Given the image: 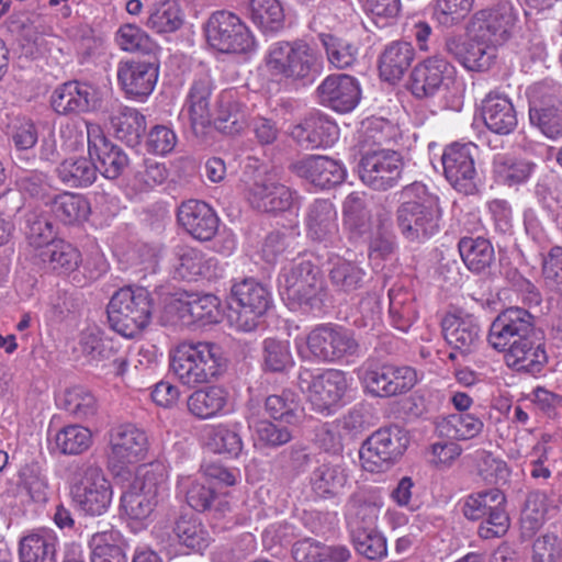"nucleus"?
<instances>
[{"mask_svg": "<svg viewBox=\"0 0 562 562\" xmlns=\"http://www.w3.org/2000/svg\"><path fill=\"white\" fill-rule=\"evenodd\" d=\"M222 348L209 341H183L170 352V369L189 387L209 383L226 371Z\"/></svg>", "mask_w": 562, "mask_h": 562, "instance_id": "1", "label": "nucleus"}, {"mask_svg": "<svg viewBox=\"0 0 562 562\" xmlns=\"http://www.w3.org/2000/svg\"><path fill=\"white\" fill-rule=\"evenodd\" d=\"M405 201L396 211L397 226L409 241H423L440 229L439 198L420 182L406 186L402 191Z\"/></svg>", "mask_w": 562, "mask_h": 562, "instance_id": "2", "label": "nucleus"}, {"mask_svg": "<svg viewBox=\"0 0 562 562\" xmlns=\"http://www.w3.org/2000/svg\"><path fill=\"white\" fill-rule=\"evenodd\" d=\"M241 182L246 200L260 212H288L295 207L300 199L295 191L263 170L252 158L244 167Z\"/></svg>", "mask_w": 562, "mask_h": 562, "instance_id": "3", "label": "nucleus"}, {"mask_svg": "<svg viewBox=\"0 0 562 562\" xmlns=\"http://www.w3.org/2000/svg\"><path fill=\"white\" fill-rule=\"evenodd\" d=\"M271 76L291 80L312 79L322 70V57L305 41L272 43L265 58Z\"/></svg>", "mask_w": 562, "mask_h": 562, "instance_id": "4", "label": "nucleus"}, {"mask_svg": "<svg viewBox=\"0 0 562 562\" xmlns=\"http://www.w3.org/2000/svg\"><path fill=\"white\" fill-rule=\"evenodd\" d=\"M166 469L160 462L138 467L133 481L121 496L122 513L132 520L148 519L166 488Z\"/></svg>", "mask_w": 562, "mask_h": 562, "instance_id": "5", "label": "nucleus"}, {"mask_svg": "<svg viewBox=\"0 0 562 562\" xmlns=\"http://www.w3.org/2000/svg\"><path fill=\"white\" fill-rule=\"evenodd\" d=\"M106 313L110 327L114 331L125 338H134L149 324V293L144 288L124 286L112 295Z\"/></svg>", "mask_w": 562, "mask_h": 562, "instance_id": "6", "label": "nucleus"}, {"mask_svg": "<svg viewBox=\"0 0 562 562\" xmlns=\"http://www.w3.org/2000/svg\"><path fill=\"white\" fill-rule=\"evenodd\" d=\"M279 288L291 308L319 307L324 291L322 270L311 260L295 262L280 273Z\"/></svg>", "mask_w": 562, "mask_h": 562, "instance_id": "7", "label": "nucleus"}, {"mask_svg": "<svg viewBox=\"0 0 562 562\" xmlns=\"http://www.w3.org/2000/svg\"><path fill=\"white\" fill-rule=\"evenodd\" d=\"M69 494L80 513L95 517L108 512L113 490L101 468L83 463L77 465L72 473Z\"/></svg>", "mask_w": 562, "mask_h": 562, "instance_id": "8", "label": "nucleus"}, {"mask_svg": "<svg viewBox=\"0 0 562 562\" xmlns=\"http://www.w3.org/2000/svg\"><path fill=\"white\" fill-rule=\"evenodd\" d=\"M295 346L302 359L319 362H334L355 356L359 350V344L348 329L331 324L316 326L304 340L296 338Z\"/></svg>", "mask_w": 562, "mask_h": 562, "instance_id": "9", "label": "nucleus"}, {"mask_svg": "<svg viewBox=\"0 0 562 562\" xmlns=\"http://www.w3.org/2000/svg\"><path fill=\"white\" fill-rule=\"evenodd\" d=\"M506 496L498 488L481 491L469 495L462 506V513L469 520H482L477 535L484 540L501 538L510 526L506 512Z\"/></svg>", "mask_w": 562, "mask_h": 562, "instance_id": "10", "label": "nucleus"}, {"mask_svg": "<svg viewBox=\"0 0 562 562\" xmlns=\"http://www.w3.org/2000/svg\"><path fill=\"white\" fill-rule=\"evenodd\" d=\"M358 378L370 395L382 398L405 394L417 383V373L412 367L381 364L374 360L363 362Z\"/></svg>", "mask_w": 562, "mask_h": 562, "instance_id": "11", "label": "nucleus"}, {"mask_svg": "<svg viewBox=\"0 0 562 562\" xmlns=\"http://www.w3.org/2000/svg\"><path fill=\"white\" fill-rule=\"evenodd\" d=\"M207 44L224 54H244L254 50L256 41L247 25L235 13L214 12L205 24Z\"/></svg>", "mask_w": 562, "mask_h": 562, "instance_id": "12", "label": "nucleus"}, {"mask_svg": "<svg viewBox=\"0 0 562 562\" xmlns=\"http://www.w3.org/2000/svg\"><path fill=\"white\" fill-rule=\"evenodd\" d=\"M408 442L407 432L397 425L378 429L361 446L362 468L369 472L390 469L403 456Z\"/></svg>", "mask_w": 562, "mask_h": 562, "instance_id": "13", "label": "nucleus"}, {"mask_svg": "<svg viewBox=\"0 0 562 562\" xmlns=\"http://www.w3.org/2000/svg\"><path fill=\"white\" fill-rule=\"evenodd\" d=\"M297 385L316 412L327 414L339 405L349 387L346 373L337 369H326L314 374L312 370L301 368Z\"/></svg>", "mask_w": 562, "mask_h": 562, "instance_id": "14", "label": "nucleus"}, {"mask_svg": "<svg viewBox=\"0 0 562 562\" xmlns=\"http://www.w3.org/2000/svg\"><path fill=\"white\" fill-rule=\"evenodd\" d=\"M528 95L530 123L549 138L562 136V86L553 81L537 82Z\"/></svg>", "mask_w": 562, "mask_h": 562, "instance_id": "15", "label": "nucleus"}, {"mask_svg": "<svg viewBox=\"0 0 562 562\" xmlns=\"http://www.w3.org/2000/svg\"><path fill=\"white\" fill-rule=\"evenodd\" d=\"M109 468L120 474L130 465L144 460L149 449L147 434L134 424L125 423L109 432Z\"/></svg>", "mask_w": 562, "mask_h": 562, "instance_id": "16", "label": "nucleus"}, {"mask_svg": "<svg viewBox=\"0 0 562 562\" xmlns=\"http://www.w3.org/2000/svg\"><path fill=\"white\" fill-rule=\"evenodd\" d=\"M232 301L237 304L236 325L243 331L256 329L271 306L270 292L255 279H244L231 290Z\"/></svg>", "mask_w": 562, "mask_h": 562, "instance_id": "17", "label": "nucleus"}, {"mask_svg": "<svg viewBox=\"0 0 562 562\" xmlns=\"http://www.w3.org/2000/svg\"><path fill=\"white\" fill-rule=\"evenodd\" d=\"M403 167V158L397 151L376 149L362 155L359 162V175L368 187L385 191L397 184Z\"/></svg>", "mask_w": 562, "mask_h": 562, "instance_id": "18", "label": "nucleus"}, {"mask_svg": "<svg viewBox=\"0 0 562 562\" xmlns=\"http://www.w3.org/2000/svg\"><path fill=\"white\" fill-rule=\"evenodd\" d=\"M516 19L513 4L503 1L491 9L476 12L469 25V34L479 41L487 42L496 48L508 40Z\"/></svg>", "mask_w": 562, "mask_h": 562, "instance_id": "19", "label": "nucleus"}, {"mask_svg": "<svg viewBox=\"0 0 562 562\" xmlns=\"http://www.w3.org/2000/svg\"><path fill=\"white\" fill-rule=\"evenodd\" d=\"M535 318L525 308L509 307L501 312L490 326L488 344L498 351H506L535 334Z\"/></svg>", "mask_w": 562, "mask_h": 562, "instance_id": "20", "label": "nucleus"}, {"mask_svg": "<svg viewBox=\"0 0 562 562\" xmlns=\"http://www.w3.org/2000/svg\"><path fill=\"white\" fill-rule=\"evenodd\" d=\"M477 147L472 144L453 143L443 150L441 162L448 182L459 192L473 194L477 191L474 154Z\"/></svg>", "mask_w": 562, "mask_h": 562, "instance_id": "21", "label": "nucleus"}, {"mask_svg": "<svg viewBox=\"0 0 562 562\" xmlns=\"http://www.w3.org/2000/svg\"><path fill=\"white\" fill-rule=\"evenodd\" d=\"M440 325L443 338L452 349L448 359L453 361L458 356L464 357L477 349L481 342V327L473 315L460 310L448 312Z\"/></svg>", "mask_w": 562, "mask_h": 562, "instance_id": "22", "label": "nucleus"}, {"mask_svg": "<svg viewBox=\"0 0 562 562\" xmlns=\"http://www.w3.org/2000/svg\"><path fill=\"white\" fill-rule=\"evenodd\" d=\"M454 67L442 56L434 55L418 63L411 72L408 89L417 99L431 98L452 82Z\"/></svg>", "mask_w": 562, "mask_h": 562, "instance_id": "23", "label": "nucleus"}, {"mask_svg": "<svg viewBox=\"0 0 562 562\" xmlns=\"http://www.w3.org/2000/svg\"><path fill=\"white\" fill-rule=\"evenodd\" d=\"M89 157L93 161L95 172L106 179H117L128 166V157L124 150L113 144L95 124H87Z\"/></svg>", "mask_w": 562, "mask_h": 562, "instance_id": "24", "label": "nucleus"}, {"mask_svg": "<svg viewBox=\"0 0 562 562\" xmlns=\"http://www.w3.org/2000/svg\"><path fill=\"white\" fill-rule=\"evenodd\" d=\"M306 236L324 247L339 248L338 214L335 205L327 199H316L306 209L304 217Z\"/></svg>", "mask_w": 562, "mask_h": 562, "instance_id": "25", "label": "nucleus"}, {"mask_svg": "<svg viewBox=\"0 0 562 562\" xmlns=\"http://www.w3.org/2000/svg\"><path fill=\"white\" fill-rule=\"evenodd\" d=\"M315 98L325 108L338 113H349L358 105L361 90L355 77L333 74L318 85Z\"/></svg>", "mask_w": 562, "mask_h": 562, "instance_id": "26", "label": "nucleus"}, {"mask_svg": "<svg viewBox=\"0 0 562 562\" xmlns=\"http://www.w3.org/2000/svg\"><path fill=\"white\" fill-rule=\"evenodd\" d=\"M289 169L321 189L344 182L347 171L342 164L327 156H306L290 164Z\"/></svg>", "mask_w": 562, "mask_h": 562, "instance_id": "27", "label": "nucleus"}, {"mask_svg": "<svg viewBox=\"0 0 562 562\" xmlns=\"http://www.w3.org/2000/svg\"><path fill=\"white\" fill-rule=\"evenodd\" d=\"M158 63L153 60H125L117 66V81L131 98L148 97L158 79Z\"/></svg>", "mask_w": 562, "mask_h": 562, "instance_id": "28", "label": "nucleus"}, {"mask_svg": "<svg viewBox=\"0 0 562 562\" xmlns=\"http://www.w3.org/2000/svg\"><path fill=\"white\" fill-rule=\"evenodd\" d=\"M443 50L471 71L490 69L496 58V48L474 36H470L468 41L449 36L445 41Z\"/></svg>", "mask_w": 562, "mask_h": 562, "instance_id": "29", "label": "nucleus"}, {"mask_svg": "<svg viewBox=\"0 0 562 562\" xmlns=\"http://www.w3.org/2000/svg\"><path fill=\"white\" fill-rule=\"evenodd\" d=\"M50 103L59 114L83 113L100 106L99 93L88 83L69 81L58 87L52 94Z\"/></svg>", "mask_w": 562, "mask_h": 562, "instance_id": "30", "label": "nucleus"}, {"mask_svg": "<svg viewBox=\"0 0 562 562\" xmlns=\"http://www.w3.org/2000/svg\"><path fill=\"white\" fill-rule=\"evenodd\" d=\"M179 224L195 239L210 240L218 229V217L205 202L189 200L178 210Z\"/></svg>", "mask_w": 562, "mask_h": 562, "instance_id": "31", "label": "nucleus"}, {"mask_svg": "<svg viewBox=\"0 0 562 562\" xmlns=\"http://www.w3.org/2000/svg\"><path fill=\"white\" fill-rule=\"evenodd\" d=\"M338 133L337 125L325 114L312 112L290 132L291 137L306 148L330 146Z\"/></svg>", "mask_w": 562, "mask_h": 562, "instance_id": "32", "label": "nucleus"}, {"mask_svg": "<svg viewBox=\"0 0 562 562\" xmlns=\"http://www.w3.org/2000/svg\"><path fill=\"white\" fill-rule=\"evenodd\" d=\"M214 81L209 70H199L189 89L186 106L193 127H205L212 122L211 98Z\"/></svg>", "mask_w": 562, "mask_h": 562, "instance_id": "33", "label": "nucleus"}, {"mask_svg": "<svg viewBox=\"0 0 562 562\" xmlns=\"http://www.w3.org/2000/svg\"><path fill=\"white\" fill-rule=\"evenodd\" d=\"M189 412L199 419H210L232 411V397L224 386L211 385L195 390L187 400Z\"/></svg>", "mask_w": 562, "mask_h": 562, "instance_id": "34", "label": "nucleus"}, {"mask_svg": "<svg viewBox=\"0 0 562 562\" xmlns=\"http://www.w3.org/2000/svg\"><path fill=\"white\" fill-rule=\"evenodd\" d=\"M482 117L486 127L499 135L510 134L517 126V113L510 99L499 92H490L482 101Z\"/></svg>", "mask_w": 562, "mask_h": 562, "instance_id": "35", "label": "nucleus"}, {"mask_svg": "<svg viewBox=\"0 0 562 562\" xmlns=\"http://www.w3.org/2000/svg\"><path fill=\"white\" fill-rule=\"evenodd\" d=\"M533 336L516 345L513 342V347L505 351V359L516 371L536 375L541 373L548 363V355L543 344L536 341Z\"/></svg>", "mask_w": 562, "mask_h": 562, "instance_id": "36", "label": "nucleus"}, {"mask_svg": "<svg viewBox=\"0 0 562 562\" xmlns=\"http://www.w3.org/2000/svg\"><path fill=\"white\" fill-rule=\"evenodd\" d=\"M415 58L413 45L404 41H394L385 46L379 58L380 76L389 82L402 79Z\"/></svg>", "mask_w": 562, "mask_h": 562, "instance_id": "37", "label": "nucleus"}, {"mask_svg": "<svg viewBox=\"0 0 562 562\" xmlns=\"http://www.w3.org/2000/svg\"><path fill=\"white\" fill-rule=\"evenodd\" d=\"M348 483V473L340 463L323 462L314 468L310 484L316 496L329 499L342 493Z\"/></svg>", "mask_w": 562, "mask_h": 562, "instance_id": "38", "label": "nucleus"}, {"mask_svg": "<svg viewBox=\"0 0 562 562\" xmlns=\"http://www.w3.org/2000/svg\"><path fill=\"white\" fill-rule=\"evenodd\" d=\"M57 537L50 529H38L20 540V562H56Z\"/></svg>", "mask_w": 562, "mask_h": 562, "instance_id": "39", "label": "nucleus"}, {"mask_svg": "<svg viewBox=\"0 0 562 562\" xmlns=\"http://www.w3.org/2000/svg\"><path fill=\"white\" fill-rule=\"evenodd\" d=\"M38 257L42 263L57 273H69L81 263L80 251L64 239H53L42 247Z\"/></svg>", "mask_w": 562, "mask_h": 562, "instance_id": "40", "label": "nucleus"}, {"mask_svg": "<svg viewBox=\"0 0 562 562\" xmlns=\"http://www.w3.org/2000/svg\"><path fill=\"white\" fill-rule=\"evenodd\" d=\"M53 216L65 225L79 224L88 218L90 213L89 201L79 193L61 192L46 202Z\"/></svg>", "mask_w": 562, "mask_h": 562, "instance_id": "41", "label": "nucleus"}, {"mask_svg": "<svg viewBox=\"0 0 562 562\" xmlns=\"http://www.w3.org/2000/svg\"><path fill=\"white\" fill-rule=\"evenodd\" d=\"M329 265V282L337 293L351 294L364 285L367 272L356 261L336 256Z\"/></svg>", "mask_w": 562, "mask_h": 562, "instance_id": "42", "label": "nucleus"}, {"mask_svg": "<svg viewBox=\"0 0 562 562\" xmlns=\"http://www.w3.org/2000/svg\"><path fill=\"white\" fill-rule=\"evenodd\" d=\"M215 266L216 260L205 258L201 250L181 246L177 248L175 254L173 277L180 280L194 281L200 277H206Z\"/></svg>", "mask_w": 562, "mask_h": 562, "instance_id": "43", "label": "nucleus"}, {"mask_svg": "<svg viewBox=\"0 0 562 562\" xmlns=\"http://www.w3.org/2000/svg\"><path fill=\"white\" fill-rule=\"evenodd\" d=\"M110 123L115 136L131 147L139 144L146 131L145 116L136 109L128 106H119L111 114Z\"/></svg>", "mask_w": 562, "mask_h": 562, "instance_id": "44", "label": "nucleus"}, {"mask_svg": "<svg viewBox=\"0 0 562 562\" xmlns=\"http://www.w3.org/2000/svg\"><path fill=\"white\" fill-rule=\"evenodd\" d=\"M484 428L483 420L470 413H456L441 417L436 430L441 437L451 440H469L479 436Z\"/></svg>", "mask_w": 562, "mask_h": 562, "instance_id": "45", "label": "nucleus"}, {"mask_svg": "<svg viewBox=\"0 0 562 562\" xmlns=\"http://www.w3.org/2000/svg\"><path fill=\"white\" fill-rule=\"evenodd\" d=\"M187 503L196 512H214L223 516L231 510V504L225 495L218 494L205 482L190 481L186 492Z\"/></svg>", "mask_w": 562, "mask_h": 562, "instance_id": "46", "label": "nucleus"}, {"mask_svg": "<svg viewBox=\"0 0 562 562\" xmlns=\"http://www.w3.org/2000/svg\"><path fill=\"white\" fill-rule=\"evenodd\" d=\"M172 533L180 546L193 552L201 553L211 542L207 529L194 515L179 516L172 527Z\"/></svg>", "mask_w": 562, "mask_h": 562, "instance_id": "47", "label": "nucleus"}, {"mask_svg": "<svg viewBox=\"0 0 562 562\" xmlns=\"http://www.w3.org/2000/svg\"><path fill=\"white\" fill-rule=\"evenodd\" d=\"M389 315L394 328L406 333L418 316L415 296L402 286H393L389 290Z\"/></svg>", "mask_w": 562, "mask_h": 562, "instance_id": "48", "label": "nucleus"}, {"mask_svg": "<svg viewBox=\"0 0 562 562\" xmlns=\"http://www.w3.org/2000/svg\"><path fill=\"white\" fill-rule=\"evenodd\" d=\"M458 248L464 265L474 273L484 272L495 259L491 241L483 237H463Z\"/></svg>", "mask_w": 562, "mask_h": 562, "instance_id": "49", "label": "nucleus"}, {"mask_svg": "<svg viewBox=\"0 0 562 562\" xmlns=\"http://www.w3.org/2000/svg\"><path fill=\"white\" fill-rule=\"evenodd\" d=\"M317 38L325 52L327 61L337 69H347L355 65L358 56L357 45L333 33H319Z\"/></svg>", "mask_w": 562, "mask_h": 562, "instance_id": "50", "label": "nucleus"}, {"mask_svg": "<svg viewBox=\"0 0 562 562\" xmlns=\"http://www.w3.org/2000/svg\"><path fill=\"white\" fill-rule=\"evenodd\" d=\"M123 544L124 539L119 530L109 529L94 533L90 540L91 562H127Z\"/></svg>", "mask_w": 562, "mask_h": 562, "instance_id": "51", "label": "nucleus"}, {"mask_svg": "<svg viewBox=\"0 0 562 562\" xmlns=\"http://www.w3.org/2000/svg\"><path fill=\"white\" fill-rule=\"evenodd\" d=\"M536 164L508 155H496L493 160V172L499 183L516 186L526 182L533 173Z\"/></svg>", "mask_w": 562, "mask_h": 562, "instance_id": "52", "label": "nucleus"}, {"mask_svg": "<svg viewBox=\"0 0 562 562\" xmlns=\"http://www.w3.org/2000/svg\"><path fill=\"white\" fill-rule=\"evenodd\" d=\"M182 16L176 0H158L148 8L146 26L156 33H172L182 25Z\"/></svg>", "mask_w": 562, "mask_h": 562, "instance_id": "53", "label": "nucleus"}, {"mask_svg": "<svg viewBox=\"0 0 562 562\" xmlns=\"http://www.w3.org/2000/svg\"><path fill=\"white\" fill-rule=\"evenodd\" d=\"M59 180L71 188L88 187L97 179V172L91 158H68L56 169Z\"/></svg>", "mask_w": 562, "mask_h": 562, "instance_id": "54", "label": "nucleus"}, {"mask_svg": "<svg viewBox=\"0 0 562 562\" xmlns=\"http://www.w3.org/2000/svg\"><path fill=\"white\" fill-rule=\"evenodd\" d=\"M356 551L371 561H380L387 555L386 538L374 526H355L350 535Z\"/></svg>", "mask_w": 562, "mask_h": 562, "instance_id": "55", "label": "nucleus"}, {"mask_svg": "<svg viewBox=\"0 0 562 562\" xmlns=\"http://www.w3.org/2000/svg\"><path fill=\"white\" fill-rule=\"evenodd\" d=\"M265 408L274 420H280L288 425L300 423L302 412L300 400L290 390H283L280 394L269 395L266 398Z\"/></svg>", "mask_w": 562, "mask_h": 562, "instance_id": "56", "label": "nucleus"}, {"mask_svg": "<svg viewBox=\"0 0 562 562\" xmlns=\"http://www.w3.org/2000/svg\"><path fill=\"white\" fill-rule=\"evenodd\" d=\"M214 125L220 132L227 135L240 133L246 126V112L244 106L239 102L232 100L231 97L222 94L218 101Z\"/></svg>", "mask_w": 562, "mask_h": 562, "instance_id": "57", "label": "nucleus"}, {"mask_svg": "<svg viewBox=\"0 0 562 562\" xmlns=\"http://www.w3.org/2000/svg\"><path fill=\"white\" fill-rule=\"evenodd\" d=\"M251 21L263 32H277L284 25V11L279 0H251Z\"/></svg>", "mask_w": 562, "mask_h": 562, "instance_id": "58", "label": "nucleus"}, {"mask_svg": "<svg viewBox=\"0 0 562 562\" xmlns=\"http://www.w3.org/2000/svg\"><path fill=\"white\" fill-rule=\"evenodd\" d=\"M220 301L213 294L195 295L189 301L181 303V317L189 319L188 324L198 323L201 325L217 322Z\"/></svg>", "mask_w": 562, "mask_h": 562, "instance_id": "59", "label": "nucleus"}, {"mask_svg": "<svg viewBox=\"0 0 562 562\" xmlns=\"http://www.w3.org/2000/svg\"><path fill=\"white\" fill-rule=\"evenodd\" d=\"M294 366L286 340L267 338L262 342V368L266 372L283 373Z\"/></svg>", "mask_w": 562, "mask_h": 562, "instance_id": "60", "label": "nucleus"}, {"mask_svg": "<svg viewBox=\"0 0 562 562\" xmlns=\"http://www.w3.org/2000/svg\"><path fill=\"white\" fill-rule=\"evenodd\" d=\"M79 347L81 352L91 360H109L116 353L112 339L105 338L98 327H88L80 333Z\"/></svg>", "mask_w": 562, "mask_h": 562, "instance_id": "61", "label": "nucleus"}, {"mask_svg": "<svg viewBox=\"0 0 562 562\" xmlns=\"http://www.w3.org/2000/svg\"><path fill=\"white\" fill-rule=\"evenodd\" d=\"M55 443L63 454H80L91 446L92 435L86 427L69 425L56 434Z\"/></svg>", "mask_w": 562, "mask_h": 562, "instance_id": "62", "label": "nucleus"}, {"mask_svg": "<svg viewBox=\"0 0 562 562\" xmlns=\"http://www.w3.org/2000/svg\"><path fill=\"white\" fill-rule=\"evenodd\" d=\"M24 223V232L31 245L43 247L54 239L53 223L42 210L37 207L26 210Z\"/></svg>", "mask_w": 562, "mask_h": 562, "instance_id": "63", "label": "nucleus"}, {"mask_svg": "<svg viewBox=\"0 0 562 562\" xmlns=\"http://www.w3.org/2000/svg\"><path fill=\"white\" fill-rule=\"evenodd\" d=\"M346 516L350 535L353 533L355 526L366 528V526H374L376 519V509L371 502L368 501L363 492L352 493L346 504Z\"/></svg>", "mask_w": 562, "mask_h": 562, "instance_id": "64", "label": "nucleus"}]
</instances>
